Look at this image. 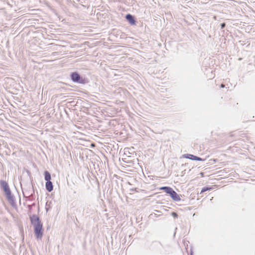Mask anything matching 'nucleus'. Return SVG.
Masks as SVG:
<instances>
[{"label":"nucleus","instance_id":"11","mask_svg":"<svg viewBox=\"0 0 255 255\" xmlns=\"http://www.w3.org/2000/svg\"><path fill=\"white\" fill-rule=\"evenodd\" d=\"M211 189H212V188H211V187H203L202 189V190L201 191V192H200V194H202V193L205 192H206L207 191H209V190H210Z\"/></svg>","mask_w":255,"mask_h":255},{"label":"nucleus","instance_id":"1","mask_svg":"<svg viewBox=\"0 0 255 255\" xmlns=\"http://www.w3.org/2000/svg\"><path fill=\"white\" fill-rule=\"evenodd\" d=\"M31 224L34 227V233L37 240L42 239L43 229V224L41 223L39 217L35 214H33L30 217Z\"/></svg>","mask_w":255,"mask_h":255},{"label":"nucleus","instance_id":"7","mask_svg":"<svg viewBox=\"0 0 255 255\" xmlns=\"http://www.w3.org/2000/svg\"><path fill=\"white\" fill-rule=\"evenodd\" d=\"M45 188L48 192H51L53 190V186L51 181H46L45 183Z\"/></svg>","mask_w":255,"mask_h":255},{"label":"nucleus","instance_id":"13","mask_svg":"<svg viewBox=\"0 0 255 255\" xmlns=\"http://www.w3.org/2000/svg\"><path fill=\"white\" fill-rule=\"evenodd\" d=\"M205 160V159L202 158L198 156H197L196 159V160H197V161H204Z\"/></svg>","mask_w":255,"mask_h":255},{"label":"nucleus","instance_id":"15","mask_svg":"<svg viewBox=\"0 0 255 255\" xmlns=\"http://www.w3.org/2000/svg\"><path fill=\"white\" fill-rule=\"evenodd\" d=\"M221 88H224V87H225V85H224V84H221Z\"/></svg>","mask_w":255,"mask_h":255},{"label":"nucleus","instance_id":"9","mask_svg":"<svg viewBox=\"0 0 255 255\" xmlns=\"http://www.w3.org/2000/svg\"><path fill=\"white\" fill-rule=\"evenodd\" d=\"M183 157L184 158L189 159L192 160H196L197 156H195V155L187 153V154H183Z\"/></svg>","mask_w":255,"mask_h":255},{"label":"nucleus","instance_id":"5","mask_svg":"<svg viewBox=\"0 0 255 255\" xmlns=\"http://www.w3.org/2000/svg\"><path fill=\"white\" fill-rule=\"evenodd\" d=\"M126 18L131 25L135 24L136 21L134 16H133L132 15L129 13L127 14L126 15Z\"/></svg>","mask_w":255,"mask_h":255},{"label":"nucleus","instance_id":"12","mask_svg":"<svg viewBox=\"0 0 255 255\" xmlns=\"http://www.w3.org/2000/svg\"><path fill=\"white\" fill-rule=\"evenodd\" d=\"M171 215L174 218H178V214L174 212H173L171 213Z\"/></svg>","mask_w":255,"mask_h":255},{"label":"nucleus","instance_id":"8","mask_svg":"<svg viewBox=\"0 0 255 255\" xmlns=\"http://www.w3.org/2000/svg\"><path fill=\"white\" fill-rule=\"evenodd\" d=\"M160 189L161 190H163L167 194L170 195L171 192L173 191V189L168 186H163L160 188Z\"/></svg>","mask_w":255,"mask_h":255},{"label":"nucleus","instance_id":"6","mask_svg":"<svg viewBox=\"0 0 255 255\" xmlns=\"http://www.w3.org/2000/svg\"><path fill=\"white\" fill-rule=\"evenodd\" d=\"M169 195L172 200L175 201H179L181 200L179 195H178L174 190H173Z\"/></svg>","mask_w":255,"mask_h":255},{"label":"nucleus","instance_id":"3","mask_svg":"<svg viewBox=\"0 0 255 255\" xmlns=\"http://www.w3.org/2000/svg\"><path fill=\"white\" fill-rule=\"evenodd\" d=\"M70 76L71 80L74 83L84 84L88 82L87 80L81 76L77 72H72Z\"/></svg>","mask_w":255,"mask_h":255},{"label":"nucleus","instance_id":"2","mask_svg":"<svg viewBox=\"0 0 255 255\" xmlns=\"http://www.w3.org/2000/svg\"><path fill=\"white\" fill-rule=\"evenodd\" d=\"M0 186L1 189L4 192L5 197L9 203V204L12 206L14 207L16 206V203L14 199V197L12 194L10 188L8 183L4 180H1L0 181Z\"/></svg>","mask_w":255,"mask_h":255},{"label":"nucleus","instance_id":"10","mask_svg":"<svg viewBox=\"0 0 255 255\" xmlns=\"http://www.w3.org/2000/svg\"><path fill=\"white\" fill-rule=\"evenodd\" d=\"M44 179L46 181H50L51 179V176L50 172L48 171L44 172Z\"/></svg>","mask_w":255,"mask_h":255},{"label":"nucleus","instance_id":"4","mask_svg":"<svg viewBox=\"0 0 255 255\" xmlns=\"http://www.w3.org/2000/svg\"><path fill=\"white\" fill-rule=\"evenodd\" d=\"M151 246L152 248V250L159 252L160 254H165L162 251V249L164 248L163 246L161 244L160 242L154 241L152 243Z\"/></svg>","mask_w":255,"mask_h":255},{"label":"nucleus","instance_id":"14","mask_svg":"<svg viewBox=\"0 0 255 255\" xmlns=\"http://www.w3.org/2000/svg\"><path fill=\"white\" fill-rule=\"evenodd\" d=\"M221 26V29H223L226 26V23L225 22L222 23L220 24Z\"/></svg>","mask_w":255,"mask_h":255}]
</instances>
